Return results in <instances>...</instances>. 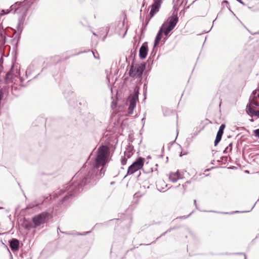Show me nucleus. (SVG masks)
I'll return each mask as SVG.
<instances>
[{
	"mask_svg": "<svg viewBox=\"0 0 259 259\" xmlns=\"http://www.w3.org/2000/svg\"><path fill=\"white\" fill-rule=\"evenodd\" d=\"M110 152L108 146H100L96 152L95 157L91 162L87 161L72 178L71 181L64 186V190L67 194L62 201L75 196L83 190V187L88 184H94L105 174L104 167L109 162Z\"/></svg>",
	"mask_w": 259,
	"mask_h": 259,
	"instance_id": "obj_1",
	"label": "nucleus"
},
{
	"mask_svg": "<svg viewBox=\"0 0 259 259\" xmlns=\"http://www.w3.org/2000/svg\"><path fill=\"white\" fill-rule=\"evenodd\" d=\"M176 25L177 19H173V20H172V21L170 20V21H169L168 20H167L166 21H165L162 24L156 36L154 41V48L156 47L160 40L162 33L164 32V35L167 36L169 33L175 28Z\"/></svg>",
	"mask_w": 259,
	"mask_h": 259,
	"instance_id": "obj_2",
	"label": "nucleus"
},
{
	"mask_svg": "<svg viewBox=\"0 0 259 259\" xmlns=\"http://www.w3.org/2000/svg\"><path fill=\"white\" fill-rule=\"evenodd\" d=\"M174 2V12L171 16L169 17L167 20L169 21H172L173 19H177V23L178 22L179 18L177 16L178 11L181 10L180 14L182 13V11L184 10L189 8V6L192 4L195 1L189 5L188 6H186L187 1H173Z\"/></svg>",
	"mask_w": 259,
	"mask_h": 259,
	"instance_id": "obj_3",
	"label": "nucleus"
},
{
	"mask_svg": "<svg viewBox=\"0 0 259 259\" xmlns=\"http://www.w3.org/2000/svg\"><path fill=\"white\" fill-rule=\"evenodd\" d=\"M145 68V63L135 64L132 63L128 72L129 75L132 77H140Z\"/></svg>",
	"mask_w": 259,
	"mask_h": 259,
	"instance_id": "obj_4",
	"label": "nucleus"
},
{
	"mask_svg": "<svg viewBox=\"0 0 259 259\" xmlns=\"http://www.w3.org/2000/svg\"><path fill=\"white\" fill-rule=\"evenodd\" d=\"M144 158H138L128 167L127 171V175H132L142 168L144 165Z\"/></svg>",
	"mask_w": 259,
	"mask_h": 259,
	"instance_id": "obj_5",
	"label": "nucleus"
},
{
	"mask_svg": "<svg viewBox=\"0 0 259 259\" xmlns=\"http://www.w3.org/2000/svg\"><path fill=\"white\" fill-rule=\"evenodd\" d=\"M139 94V91L135 90L134 94L133 95H131L128 97V101L130 103L127 110V114L128 115H131L133 113L134 109L136 106L137 102L138 101Z\"/></svg>",
	"mask_w": 259,
	"mask_h": 259,
	"instance_id": "obj_6",
	"label": "nucleus"
},
{
	"mask_svg": "<svg viewBox=\"0 0 259 259\" xmlns=\"http://www.w3.org/2000/svg\"><path fill=\"white\" fill-rule=\"evenodd\" d=\"M49 213L47 212H43L33 218V222L35 226H38L46 223Z\"/></svg>",
	"mask_w": 259,
	"mask_h": 259,
	"instance_id": "obj_7",
	"label": "nucleus"
},
{
	"mask_svg": "<svg viewBox=\"0 0 259 259\" xmlns=\"http://www.w3.org/2000/svg\"><path fill=\"white\" fill-rule=\"evenodd\" d=\"M244 6H246L251 11L259 10V2L258 1H238Z\"/></svg>",
	"mask_w": 259,
	"mask_h": 259,
	"instance_id": "obj_8",
	"label": "nucleus"
},
{
	"mask_svg": "<svg viewBox=\"0 0 259 259\" xmlns=\"http://www.w3.org/2000/svg\"><path fill=\"white\" fill-rule=\"evenodd\" d=\"M161 2L162 1H154L153 4L151 5L150 15L151 17H153L159 11Z\"/></svg>",
	"mask_w": 259,
	"mask_h": 259,
	"instance_id": "obj_9",
	"label": "nucleus"
},
{
	"mask_svg": "<svg viewBox=\"0 0 259 259\" xmlns=\"http://www.w3.org/2000/svg\"><path fill=\"white\" fill-rule=\"evenodd\" d=\"M148 44L147 42L143 43L140 48L139 56L141 59H145L147 55Z\"/></svg>",
	"mask_w": 259,
	"mask_h": 259,
	"instance_id": "obj_10",
	"label": "nucleus"
},
{
	"mask_svg": "<svg viewBox=\"0 0 259 259\" xmlns=\"http://www.w3.org/2000/svg\"><path fill=\"white\" fill-rule=\"evenodd\" d=\"M134 153V146L132 145L128 144L124 152V155L126 156L127 158H130L133 155Z\"/></svg>",
	"mask_w": 259,
	"mask_h": 259,
	"instance_id": "obj_11",
	"label": "nucleus"
},
{
	"mask_svg": "<svg viewBox=\"0 0 259 259\" xmlns=\"http://www.w3.org/2000/svg\"><path fill=\"white\" fill-rule=\"evenodd\" d=\"M182 178V177L179 171L175 172H171L169 175V179L173 183L176 182L179 179Z\"/></svg>",
	"mask_w": 259,
	"mask_h": 259,
	"instance_id": "obj_12",
	"label": "nucleus"
},
{
	"mask_svg": "<svg viewBox=\"0 0 259 259\" xmlns=\"http://www.w3.org/2000/svg\"><path fill=\"white\" fill-rule=\"evenodd\" d=\"M19 246V241L16 239H13L10 241V247L13 251H17Z\"/></svg>",
	"mask_w": 259,
	"mask_h": 259,
	"instance_id": "obj_13",
	"label": "nucleus"
},
{
	"mask_svg": "<svg viewBox=\"0 0 259 259\" xmlns=\"http://www.w3.org/2000/svg\"><path fill=\"white\" fill-rule=\"evenodd\" d=\"M4 30L2 29V30L0 31V49H2V48L3 45L5 44V39L6 37L3 34ZM1 53H2V52L1 51Z\"/></svg>",
	"mask_w": 259,
	"mask_h": 259,
	"instance_id": "obj_14",
	"label": "nucleus"
},
{
	"mask_svg": "<svg viewBox=\"0 0 259 259\" xmlns=\"http://www.w3.org/2000/svg\"><path fill=\"white\" fill-rule=\"evenodd\" d=\"M143 169L145 173H150L153 171V168L152 167H149L148 163H146L145 164Z\"/></svg>",
	"mask_w": 259,
	"mask_h": 259,
	"instance_id": "obj_15",
	"label": "nucleus"
},
{
	"mask_svg": "<svg viewBox=\"0 0 259 259\" xmlns=\"http://www.w3.org/2000/svg\"><path fill=\"white\" fill-rule=\"evenodd\" d=\"M255 110H254L251 106L250 105H247V106H246V112L248 114H251L252 115H253L254 113V111Z\"/></svg>",
	"mask_w": 259,
	"mask_h": 259,
	"instance_id": "obj_16",
	"label": "nucleus"
},
{
	"mask_svg": "<svg viewBox=\"0 0 259 259\" xmlns=\"http://www.w3.org/2000/svg\"><path fill=\"white\" fill-rule=\"evenodd\" d=\"M128 158L124 155L121 157V163L122 165H125L126 164L127 160Z\"/></svg>",
	"mask_w": 259,
	"mask_h": 259,
	"instance_id": "obj_17",
	"label": "nucleus"
},
{
	"mask_svg": "<svg viewBox=\"0 0 259 259\" xmlns=\"http://www.w3.org/2000/svg\"><path fill=\"white\" fill-rule=\"evenodd\" d=\"M229 5V3H228V1H223V2H222V6L223 7H225L226 6V7H228L229 10V11L230 12H231V13H233V12L231 11V9H230V8Z\"/></svg>",
	"mask_w": 259,
	"mask_h": 259,
	"instance_id": "obj_18",
	"label": "nucleus"
},
{
	"mask_svg": "<svg viewBox=\"0 0 259 259\" xmlns=\"http://www.w3.org/2000/svg\"><path fill=\"white\" fill-rule=\"evenodd\" d=\"M12 76H13V73L12 72V71H10L9 72H8L6 75V77H5V79L6 80H7L8 79L10 78H12Z\"/></svg>",
	"mask_w": 259,
	"mask_h": 259,
	"instance_id": "obj_19",
	"label": "nucleus"
},
{
	"mask_svg": "<svg viewBox=\"0 0 259 259\" xmlns=\"http://www.w3.org/2000/svg\"><path fill=\"white\" fill-rule=\"evenodd\" d=\"M221 139H222V138H221V137H219L218 138V137L216 136V138H215V141H214V145L215 146H216L218 144V143L221 140Z\"/></svg>",
	"mask_w": 259,
	"mask_h": 259,
	"instance_id": "obj_20",
	"label": "nucleus"
},
{
	"mask_svg": "<svg viewBox=\"0 0 259 259\" xmlns=\"http://www.w3.org/2000/svg\"><path fill=\"white\" fill-rule=\"evenodd\" d=\"M173 229L172 228H170L169 229H168L166 231H165V232H164L163 233H162L161 234V235L159 237H158L156 240H157L158 238H159L160 237H161V236H163L164 235H165L166 233H168V232H170L171 231V230H172Z\"/></svg>",
	"mask_w": 259,
	"mask_h": 259,
	"instance_id": "obj_21",
	"label": "nucleus"
},
{
	"mask_svg": "<svg viewBox=\"0 0 259 259\" xmlns=\"http://www.w3.org/2000/svg\"><path fill=\"white\" fill-rule=\"evenodd\" d=\"M253 132L255 136L259 138V128L255 130Z\"/></svg>",
	"mask_w": 259,
	"mask_h": 259,
	"instance_id": "obj_22",
	"label": "nucleus"
},
{
	"mask_svg": "<svg viewBox=\"0 0 259 259\" xmlns=\"http://www.w3.org/2000/svg\"><path fill=\"white\" fill-rule=\"evenodd\" d=\"M225 127V125L224 124H222L220 126L219 131H221V132H223V133H224V130Z\"/></svg>",
	"mask_w": 259,
	"mask_h": 259,
	"instance_id": "obj_23",
	"label": "nucleus"
},
{
	"mask_svg": "<svg viewBox=\"0 0 259 259\" xmlns=\"http://www.w3.org/2000/svg\"><path fill=\"white\" fill-rule=\"evenodd\" d=\"M124 21H122L121 22H119L118 25V27L120 29L121 28V27H124Z\"/></svg>",
	"mask_w": 259,
	"mask_h": 259,
	"instance_id": "obj_24",
	"label": "nucleus"
},
{
	"mask_svg": "<svg viewBox=\"0 0 259 259\" xmlns=\"http://www.w3.org/2000/svg\"><path fill=\"white\" fill-rule=\"evenodd\" d=\"M155 48L153 47V50L151 52V54H150V58H151V56L154 57L155 55L156 51L155 50Z\"/></svg>",
	"mask_w": 259,
	"mask_h": 259,
	"instance_id": "obj_25",
	"label": "nucleus"
},
{
	"mask_svg": "<svg viewBox=\"0 0 259 259\" xmlns=\"http://www.w3.org/2000/svg\"><path fill=\"white\" fill-rule=\"evenodd\" d=\"M223 133H223V132H221V131H218V133H217V137H218V138H219V137H221V138H222V136H223Z\"/></svg>",
	"mask_w": 259,
	"mask_h": 259,
	"instance_id": "obj_26",
	"label": "nucleus"
},
{
	"mask_svg": "<svg viewBox=\"0 0 259 259\" xmlns=\"http://www.w3.org/2000/svg\"><path fill=\"white\" fill-rule=\"evenodd\" d=\"M190 184V182L187 181L183 185V187L184 188V189H186V188L187 187L188 185Z\"/></svg>",
	"mask_w": 259,
	"mask_h": 259,
	"instance_id": "obj_27",
	"label": "nucleus"
},
{
	"mask_svg": "<svg viewBox=\"0 0 259 259\" xmlns=\"http://www.w3.org/2000/svg\"><path fill=\"white\" fill-rule=\"evenodd\" d=\"M91 52H92V53H93L95 58H96V59H99V54L97 53V54L96 55L94 51H91Z\"/></svg>",
	"mask_w": 259,
	"mask_h": 259,
	"instance_id": "obj_28",
	"label": "nucleus"
},
{
	"mask_svg": "<svg viewBox=\"0 0 259 259\" xmlns=\"http://www.w3.org/2000/svg\"><path fill=\"white\" fill-rule=\"evenodd\" d=\"M253 115H254L259 118V110L255 111Z\"/></svg>",
	"mask_w": 259,
	"mask_h": 259,
	"instance_id": "obj_29",
	"label": "nucleus"
},
{
	"mask_svg": "<svg viewBox=\"0 0 259 259\" xmlns=\"http://www.w3.org/2000/svg\"><path fill=\"white\" fill-rule=\"evenodd\" d=\"M227 147H228V148H229V151H231V150L232 149V143H230L229 145L227 146Z\"/></svg>",
	"mask_w": 259,
	"mask_h": 259,
	"instance_id": "obj_30",
	"label": "nucleus"
},
{
	"mask_svg": "<svg viewBox=\"0 0 259 259\" xmlns=\"http://www.w3.org/2000/svg\"><path fill=\"white\" fill-rule=\"evenodd\" d=\"M229 151V148L227 147L224 150L223 153L226 154Z\"/></svg>",
	"mask_w": 259,
	"mask_h": 259,
	"instance_id": "obj_31",
	"label": "nucleus"
},
{
	"mask_svg": "<svg viewBox=\"0 0 259 259\" xmlns=\"http://www.w3.org/2000/svg\"><path fill=\"white\" fill-rule=\"evenodd\" d=\"M3 64V59L2 57L0 58V67L2 66V64Z\"/></svg>",
	"mask_w": 259,
	"mask_h": 259,
	"instance_id": "obj_32",
	"label": "nucleus"
},
{
	"mask_svg": "<svg viewBox=\"0 0 259 259\" xmlns=\"http://www.w3.org/2000/svg\"><path fill=\"white\" fill-rule=\"evenodd\" d=\"M191 213H190L188 215H187V216H183L182 218L183 219H186V218H188V217H189L191 214Z\"/></svg>",
	"mask_w": 259,
	"mask_h": 259,
	"instance_id": "obj_33",
	"label": "nucleus"
},
{
	"mask_svg": "<svg viewBox=\"0 0 259 259\" xmlns=\"http://www.w3.org/2000/svg\"><path fill=\"white\" fill-rule=\"evenodd\" d=\"M14 90H16V88L14 87V86H12V93L13 94H14Z\"/></svg>",
	"mask_w": 259,
	"mask_h": 259,
	"instance_id": "obj_34",
	"label": "nucleus"
},
{
	"mask_svg": "<svg viewBox=\"0 0 259 259\" xmlns=\"http://www.w3.org/2000/svg\"><path fill=\"white\" fill-rule=\"evenodd\" d=\"M89 51H90V50H88V51H87L81 52H79V53H77V55L80 54L82 53H86V52H89Z\"/></svg>",
	"mask_w": 259,
	"mask_h": 259,
	"instance_id": "obj_35",
	"label": "nucleus"
},
{
	"mask_svg": "<svg viewBox=\"0 0 259 259\" xmlns=\"http://www.w3.org/2000/svg\"><path fill=\"white\" fill-rule=\"evenodd\" d=\"M62 191V190H61L60 191H57L55 193V194L56 195H57V194H59V195H61V193H60V192Z\"/></svg>",
	"mask_w": 259,
	"mask_h": 259,
	"instance_id": "obj_36",
	"label": "nucleus"
},
{
	"mask_svg": "<svg viewBox=\"0 0 259 259\" xmlns=\"http://www.w3.org/2000/svg\"><path fill=\"white\" fill-rule=\"evenodd\" d=\"M90 233V232H84V233H82V234H80V235H84L87 234H88V233Z\"/></svg>",
	"mask_w": 259,
	"mask_h": 259,
	"instance_id": "obj_37",
	"label": "nucleus"
},
{
	"mask_svg": "<svg viewBox=\"0 0 259 259\" xmlns=\"http://www.w3.org/2000/svg\"><path fill=\"white\" fill-rule=\"evenodd\" d=\"M145 117H143V118L142 119V122H143V124H144V123H145Z\"/></svg>",
	"mask_w": 259,
	"mask_h": 259,
	"instance_id": "obj_38",
	"label": "nucleus"
},
{
	"mask_svg": "<svg viewBox=\"0 0 259 259\" xmlns=\"http://www.w3.org/2000/svg\"><path fill=\"white\" fill-rule=\"evenodd\" d=\"M194 203L195 206L197 207L196 200L195 199L194 200Z\"/></svg>",
	"mask_w": 259,
	"mask_h": 259,
	"instance_id": "obj_39",
	"label": "nucleus"
},
{
	"mask_svg": "<svg viewBox=\"0 0 259 259\" xmlns=\"http://www.w3.org/2000/svg\"><path fill=\"white\" fill-rule=\"evenodd\" d=\"M20 24H21V21L20 20V21H19V24H18V27H20Z\"/></svg>",
	"mask_w": 259,
	"mask_h": 259,
	"instance_id": "obj_40",
	"label": "nucleus"
},
{
	"mask_svg": "<svg viewBox=\"0 0 259 259\" xmlns=\"http://www.w3.org/2000/svg\"><path fill=\"white\" fill-rule=\"evenodd\" d=\"M61 232L62 233L66 234H70L69 233H68L67 232Z\"/></svg>",
	"mask_w": 259,
	"mask_h": 259,
	"instance_id": "obj_41",
	"label": "nucleus"
},
{
	"mask_svg": "<svg viewBox=\"0 0 259 259\" xmlns=\"http://www.w3.org/2000/svg\"><path fill=\"white\" fill-rule=\"evenodd\" d=\"M93 34L95 36H97V34L94 32H93Z\"/></svg>",
	"mask_w": 259,
	"mask_h": 259,
	"instance_id": "obj_42",
	"label": "nucleus"
},
{
	"mask_svg": "<svg viewBox=\"0 0 259 259\" xmlns=\"http://www.w3.org/2000/svg\"><path fill=\"white\" fill-rule=\"evenodd\" d=\"M125 30V32H124V34L126 33V31H127V28H126V27L124 29Z\"/></svg>",
	"mask_w": 259,
	"mask_h": 259,
	"instance_id": "obj_43",
	"label": "nucleus"
},
{
	"mask_svg": "<svg viewBox=\"0 0 259 259\" xmlns=\"http://www.w3.org/2000/svg\"><path fill=\"white\" fill-rule=\"evenodd\" d=\"M29 68H28V69H27V70L26 71V74L28 72V71H29Z\"/></svg>",
	"mask_w": 259,
	"mask_h": 259,
	"instance_id": "obj_44",
	"label": "nucleus"
},
{
	"mask_svg": "<svg viewBox=\"0 0 259 259\" xmlns=\"http://www.w3.org/2000/svg\"><path fill=\"white\" fill-rule=\"evenodd\" d=\"M157 188H158V189L159 190V191H162V190H161L159 188V186L157 185Z\"/></svg>",
	"mask_w": 259,
	"mask_h": 259,
	"instance_id": "obj_45",
	"label": "nucleus"
},
{
	"mask_svg": "<svg viewBox=\"0 0 259 259\" xmlns=\"http://www.w3.org/2000/svg\"><path fill=\"white\" fill-rule=\"evenodd\" d=\"M32 207V206H28L27 207V208H31Z\"/></svg>",
	"mask_w": 259,
	"mask_h": 259,
	"instance_id": "obj_46",
	"label": "nucleus"
},
{
	"mask_svg": "<svg viewBox=\"0 0 259 259\" xmlns=\"http://www.w3.org/2000/svg\"><path fill=\"white\" fill-rule=\"evenodd\" d=\"M244 259H246V255L245 254H244Z\"/></svg>",
	"mask_w": 259,
	"mask_h": 259,
	"instance_id": "obj_47",
	"label": "nucleus"
},
{
	"mask_svg": "<svg viewBox=\"0 0 259 259\" xmlns=\"http://www.w3.org/2000/svg\"><path fill=\"white\" fill-rule=\"evenodd\" d=\"M3 209V207H0V209Z\"/></svg>",
	"mask_w": 259,
	"mask_h": 259,
	"instance_id": "obj_48",
	"label": "nucleus"
},
{
	"mask_svg": "<svg viewBox=\"0 0 259 259\" xmlns=\"http://www.w3.org/2000/svg\"><path fill=\"white\" fill-rule=\"evenodd\" d=\"M106 36H105L104 38H103V40H105V38Z\"/></svg>",
	"mask_w": 259,
	"mask_h": 259,
	"instance_id": "obj_49",
	"label": "nucleus"
},
{
	"mask_svg": "<svg viewBox=\"0 0 259 259\" xmlns=\"http://www.w3.org/2000/svg\"><path fill=\"white\" fill-rule=\"evenodd\" d=\"M257 97L259 99V94L257 95Z\"/></svg>",
	"mask_w": 259,
	"mask_h": 259,
	"instance_id": "obj_50",
	"label": "nucleus"
},
{
	"mask_svg": "<svg viewBox=\"0 0 259 259\" xmlns=\"http://www.w3.org/2000/svg\"><path fill=\"white\" fill-rule=\"evenodd\" d=\"M246 173L249 172L248 171H247V170H246Z\"/></svg>",
	"mask_w": 259,
	"mask_h": 259,
	"instance_id": "obj_51",
	"label": "nucleus"
}]
</instances>
